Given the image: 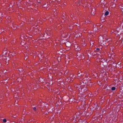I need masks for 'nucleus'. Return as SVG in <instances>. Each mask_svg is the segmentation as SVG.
Segmentation results:
<instances>
[{"mask_svg": "<svg viewBox=\"0 0 123 123\" xmlns=\"http://www.w3.org/2000/svg\"><path fill=\"white\" fill-rule=\"evenodd\" d=\"M97 50H99V48H97Z\"/></svg>", "mask_w": 123, "mask_h": 123, "instance_id": "obj_30", "label": "nucleus"}, {"mask_svg": "<svg viewBox=\"0 0 123 123\" xmlns=\"http://www.w3.org/2000/svg\"><path fill=\"white\" fill-rule=\"evenodd\" d=\"M3 54H6V52L5 53L4 52H3Z\"/></svg>", "mask_w": 123, "mask_h": 123, "instance_id": "obj_24", "label": "nucleus"}, {"mask_svg": "<svg viewBox=\"0 0 123 123\" xmlns=\"http://www.w3.org/2000/svg\"><path fill=\"white\" fill-rule=\"evenodd\" d=\"M75 34H74V35H75V37H78V35L77 34V33L76 32H75Z\"/></svg>", "mask_w": 123, "mask_h": 123, "instance_id": "obj_12", "label": "nucleus"}, {"mask_svg": "<svg viewBox=\"0 0 123 123\" xmlns=\"http://www.w3.org/2000/svg\"><path fill=\"white\" fill-rule=\"evenodd\" d=\"M25 41L23 40H22L21 42V44L22 46L24 45V46L25 47V48L26 49L28 47L27 46L26 47L25 46Z\"/></svg>", "mask_w": 123, "mask_h": 123, "instance_id": "obj_3", "label": "nucleus"}, {"mask_svg": "<svg viewBox=\"0 0 123 123\" xmlns=\"http://www.w3.org/2000/svg\"><path fill=\"white\" fill-rule=\"evenodd\" d=\"M18 79H18L17 80V81H18Z\"/></svg>", "mask_w": 123, "mask_h": 123, "instance_id": "obj_34", "label": "nucleus"}, {"mask_svg": "<svg viewBox=\"0 0 123 123\" xmlns=\"http://www.w3.org/2000/svg\"><path fill=\"white\" fill-rule=\"evenodd\" d=\"M120 63H119H119H118V65H120Z\"/></svg>", "mask_w": 123, "mask_h": 123, "instance_id": "obj_29", "label": "nucleus"}, {"mask_svg": "<svg viewBox=\"0 0 123 123\" xmlns=\"http://www.w3.org/2000/svg\"><path fill=\"white\" fill-rule=\"evenodd\" d=\"M117 31H118L119 32V31L121 32H122L123 31V29H119V28H117Z\"/></svg>", "mask_w": 123, "mask_h": 123, "instance_id": "obj_8", "label": "nucleus"}, {"mask_svg": "<svg viewBox=\"0 0 123 123\" xmlns=\"http://www.w3.org/2000/svg\"><path fill=\"white\" fill-rule=\"evenodd\" d=\"M34 27H33V28H34Z\"/></svg>", "mask_w": 123, "mask_h": 123, "instance_id": "obj_41", "label": "nucleus"}, {"mask_svg": "<svg viewBox=\"0 0 123 123\" xmlns=\"http://www.w3.org/2000/svg\"><path fill=\"white\" fill-rule=\"evenodd\" d=\"M111 7L112 8H114L115 6V4H113L112 6H111Z\"/></svg>", "mask_w": 123, "mask_h": 123, "instance_id": "obj_14", "label": "nucleus"}, {"mask_svg": "<svg viewBox=\"0 0 123 123\" xmlns=\"http://www.w3.org/2000/svg\"><path fill=\"white\" fill-rule=\"evenodd\" d=\"M111 90H114L116 89V88L114 87H113L111 88Z\"/></svg>", "mask_w": 123, "mask_h": 123, "instance_id": "obj_15", "label": "nucleus"}, {"mask_svg": "<svg viewBox=\"0 0 123 123\" xmlns=\"http://www.w3.org/2000/svg\"><path fill=\"white\" fill-rule=\"evenodd\" d=\"M78 35H79V36H80V34H78Z\"/></svg>", "mask_w": 123, "mask_h": 123, "instance_id": "obj_33", "label": "nucleus"}, {"mask_svg": "<svg viewBox=\"0 0 123 123\" xmlns=\"http://www.w3.org/2000/svg\"><path fill=\"white\" fill-rule=\"evenodd\" d=\"M82 79H84V78H83V77H82Z\"/></svg>", "mask_w": 123, "mask_h": 123, "instance_id": "obj_31", "label": "nucleus"}, {"mask_svg": "<svg viewBox=\"0 0 123 123\" xmlns=\"http://www.w3.org/2000/svg\"><path fill=\"white\" fill-rule=\"evenodd\" d=\"M111 38H109V39H107L106 40V42H107L110 43L111 42Z\"/></svg>", "mask_w": 123, "mask_h": 123, "instance_id": "obj_7", "label": "nucleus"}, {"mask_svg": "<svg viewBox=\"0 0 123 123\" xmlns=\"http://www.w3.org/2000/svg\"><path fill=\"white\" fill-rule=\"evenodd\" d=\"M84 122L83 121H79V122H78V123H83V122Z\"/></svg>", "mask_w": 123, "mask_h": 123, "instance_id": "obj_18", "label": "nucleus"}, {"mask_svg": "<svg viewBox=\"0 0 123 123\" xmlns=\"http://www.w3.org/2000/svg\"><path fill=\"white\" fill-rule=\"evenodd\" d=\"M103 38L102 37H101L99 38V43L101 44H103L104 45V42L102 40Z\"/></svg>", "mask_w": 123, "mask_h": 123, "instance_id": "obj_1", "label": "nucleus"}, {"mask_svg": "<svg viewBox=\"0 0 123 123\" xmlns=\"http://www.w3.org/2000/svg\"><path fill=\"white\" fill-rule=\"evenodd\" d=\"M80 89L81 90V91L83 92H85L86 90V87H84L83 88L81 87Z\"/></svg>", "mask_w": 123, "mask_h": 123, "instance_id": "obj_4", "label": "nucleus"}, {"mask_svg": "<svg viewBox=\"0 0 123 123\" xmlns=\"http://www.w3.org/2000/svg\"><path fill=\"white\" fill-rule=\"evenodd\" d=\"M49 34V32H46V34H44L43 36V37H45L46 38H47L49 37L47 36V35H48Z\"/></svg>", "mask_w": 123, "mask_h": 123, "instance_id": "obj_6", "label": "nucleus"}, {"mask_svg": "<svg viewBox=\"0 0 123 123\" xmlns=\"http://www.w3.org/2000/svg\"><path fill=\"white\" fill-rule=\"evenodd\" d=\"M109 57H110L111 58V57H112L113 56H114V55H113V53H111L110 54H109L108 55Z\"/></svg>", "mask_w": 123, "mask_h": 123, "instance_id": "obj_10", "label": "nucleus"}, {"mask_svg": "<svg viewBox=\"0 0 123 123\" xmlns=\"http://www.w3.org/2000/svg\"><path fill=\"white\" fill-rule=\"evenodd\" d=\"M71 77H73V76H74V75H71Z\"/></svg>", "mask_w": 123, "mask_h": 123, "instance_id": "obj_25", "label": "nucleus"}, {"mask_svg": "<svg viewBox=\"0 0 123 123\" xmlns=\"http://www.w3.org/2000/svg\"><path fill=\"white\" fill-rule=\"evenodd\" d=\"M107 60H105L104 59H101V61L103 63H104L105 62H106L107 61Z\"/></svg>", "mask_w": 123, "mask_h": 123, "instance_id": "obj_11", "label": "nucleus"}, {"mask_svg": "<svg viewBox=\"0 0 123 123\" xmlns=\"http://www.w3.org/2000/svg\"><path fill=\"white\" fill-rule=\"evenodd\" d=\"M65 45L67 47H70L71 45V43L69 42L65 43Z\"/></svg>", "mask_w": 123, "mask_h": 123, "instance_id": "obj_2", "label": "nucleus"}, {"mask_svg": "<svg viewBox=\"0 0 123 123\" xmlns=\"http://www.w3.org/2000/svg\"><path fill=\"white\" fill-rule=\"evenodd\" d=\"M68 80L67 81V80H66V81H67V82H69L70 81V80H69V81H68Z\"/></svg>", "mask_w": 123, "mask_h": 123, "instance_id": "obj_23", "label": "nucleus"}, {"mask_svg": "<svg viewBox=\"0 0 123 123\" xmlns=\"http://www.w3.org/2000/svg\"><path fill=\"white\" fill-rule=\"evenodd\" d=\"M38 2H39H39H39V1H38Z\"/></svg>", "mask_w": 123, "mask_h": 123, "instance_id": "obj_38", "label": "nucleus"}, {"mask_svg": "<svg viewBox=\"0 0 123 123\" xmlns=\"http://www.w3.org/2000/svg\"><path fill=\"white\" fill-rule=\"evenodd\" d=\"M90 43L91 44V43H92H92L91 42Z\"/></svg>", "mask_w": 123, "mask_h": 123, "instance_id": "obj_36", "label": "nucleus"}, {"mask_svg": "<svg viewBox=\"0 0 123 123\" xmlns=\"http://www.w3.org/2000/svg\"><path fill=\"white\" fill-rule=\"evenodd\" d=\"M3 122L4 123H5L6 122V120L5 119H4L3 120Z\"/></svg>", "mask_w": 123, "mask_h": 123, "instance_id": "obj_19", "label": "nucleus"}, {"mask_svg": "<svg viewBox=\"0 0 123 123\" xmlns=\"http://www.w3.org/2000/svg\"><path fill=\"white\" fill-rule=\"evenodd\" d=\"M33 108V109L34 110H35V111L36 110V108L35 107H34Z\"/></svg>", "mask_w": 123, "mask_h": 123, "instance_id": "obj_21", "label": "nucleus"}, {"mask_svg": "<svg viewBox=\"0 0 123 123\" xmlns=\"http://www.w3.org/2000/svg\"><path fill=\"white\" fill-rule=\"evenodd\" d=\"M22 36H21V37H20V38H21V39H22Z\"/></svg>", "mask_w": 123, "mask_h": 123, "instance_id": "obj_27", "label": "nucleus"}, {"mask_svg": "<svg viewBox=\"0 0 123 123\" xmlns=\"http://www.w3.org/2000/svg\"><path fill=\"white\" fill-rule=\"evenodd\" d=\"M87 22L88 23H89V22H88V21H87Z\"/></svg>", "mask_w": 123, "mask_h": 123, "instance_id": "obj_37", "label": "nucleus"}, {"mask_svg": "<svg viewBox=\"0 0 123 123\" xmlns=\"http://www.w3.org/2000/svg\"><path fill=\"white\" fill-rule=\"evenodd\" d=\"M75 48L76 50L77 51H79V50H80L79 48H78V47L77 46V45H75Z\"/></svg>", "mask_w": 123, "mask_h": 123, "instance_id": "obj_5", "label": "nucleus"}, {"mask_svg": "<svg viewBox=\"0 0 123 123\" xmlns=\"http://www.w3.org/2000/svg\"><path fill=\"white\" fill-rule=\"evenodd\" d=\"M95 13H94V12H92V14L93 15H94L95 14Z\"/></svg>", "mask_w": 123, "mask_h": 123, "instance_id": "obj_20", "label": "nucleus"}, {"mask_svg": "<svg viewBox=\"0 0 123 123\" xmlns=\"http://www.w3.org/2000/svg\"><path fill=\"white\" fill-rule=\"evenodd\" d=\"M119 8L120 9V10L122 11V13L123 15V6L122 5L120 6H119Z\"/></svg>", "mask_w": 123, "mask_h": 123, "instance_id": "obj_9", "label": "nucleus"}, {"mask_svg": "<svg viewBox=\"0 0 123 123\" xmlns=\"http://www.w3.org/2000/svg\"><path fill=\"white\" fill-rule=\"evenodd\" d=\"M83 82L84 83H87V82H86V80H83Z\"/></svg>", "mask_w": 123, "mask_h": 123, "instance_id": "obj_16", "label": "nucleus"}, {"mask_svg": "<svg viewBox=\"0 0 123 123\" xmlns=\"http://www.w3.org/2000/svg\"><path fill=\"white\" fill-rule=\"evenodd\" d=\"M3 15H4V14H3L2 13H0V16L2 17Z\"/></svg>", "mask_w": 123, "mask_h": 123, "instance_id": "obj_17", "label": "nucleus"}, {"mask_svg": "<svg viewBox=\"0 0 123 123\" xmlns=\"http://www.w3.org/2000/svg\"><path fill=\"white\" fill-rule=\"evenodd\" d=\"M90 43L91 44V43H92H92L91 42Z\"/></svg>", "mask_w": 123, "mask_h": 123, "instance_id": "obj_35", "label": "nucleus"}, {"mask_svg": "<svg viewBox=\"0 0 123 123\" xmlns=\"http://www.w3.org/2000/svg\"><path fill=\"white\" fill-rule=\"evenodd\" d=\"M81 75H79V74H78V76H80Z\"/></svg>", "mask_w": 123, "mask_h": 123, "instance_id": "obj_28", "label": "nucleus"}, {"mask_svg": "<svg viewBox=\"0 0 123 123\" xmlns=\"http://www.w3.org/2000/svg\"><path fill=\"white\" fill-rule=\"evenodd\" d=\"M86 20H85V22H86Z\"/></svg>", "mask_w": 123, "mask_h": 123, "instance_id": "obj_32", "label": "nucleus"}, {"mask_svg": "<svg viewBox=\"0 0 123 123\" xmlns=\"http://www.w3.org/2000/svg\"><path fill=\"white\" fill-rule=\"evenodd\" d=\"M80 108H81V109H82L83 108L82 107V106H80Z\"/></svg>", "mask_w": 123, "mask_h": 123, "instance_id": "obj_26", "label": "nucleus"}, {"mask_svg": "<svg viewBox=\"0 0 123 123\" xmlns=\"http://www.w3.org/2000/svg\"><path fill=\"white\" fill-rule=\"evenodd\" d=\"M93 43L92 42V43L93 44Z\"/></svg>", "mask_w": 123, "mask_h": 123, "instance_id": "obj_40", "label": "nucleus"}, {"mask_svg": "<svg viewBox=\"0 0 123 123\" xmlns=\"http://www.w3.org/2000/svg\"><path fill=\"white\" fill-rule=\"evenodd\" d=\"M109 13V12L108 11H106L105 12V16H107L108 14Z\"/></svg>", "mask_w": 123, "mask_h": 123, "instance_id": "obj_13", "label": "nucleus"}, {"mask_svg": "<svg viewBox=\"0 0 123 123\" xmlns=\"http://www.w3.org/2000/svg\"><path fill=\"white\" fill-rule=\"evenodd\" d=\"M50 21H51V20H50Z\"/></svg>", "mask_w": 123, "mask_h": 123, "instance_id": "obj_39", "label": "nucleus"}, {"mask_svg": "<svg viewBox=\"0 0 123 123\" xmlns=\"http://www.w3.org/2000/svg\"><path fill=\"white\" fill-rule=\"evenodd\" d=\"M69 29H72L73 28V27H69Z\"/></svg>", "mask_w": 123, "mask_h": 123, "instance_id": "obj_22", "label": "nucleus"}]
</instances>
